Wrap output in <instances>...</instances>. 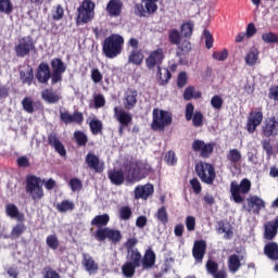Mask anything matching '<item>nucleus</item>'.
I'll use <instances>...</instances> for the list:
<instances>
[{"label":"nucleus","mask_w":278,"mask_h":278,"mask_svg":"<svg viewBox=\"0 0 278 278\" xmlns=\"http://www.w3.org/2000/svg\"><path fill=\"white\" fill-rule=\"evenodd\" d=\"M13 5L10 0H0V12L2 14H12Z\"/></svg>","instance_id":"55"},{"label":"nucleus","mask_w":278,"mask_h":278,"mask_svg":"<svg viewBox=\"0 0 278 278\" xmlns=\"http://www.w3.org/2000/svg\"><path fill=\"white\" fill-rule=\"evenodd\" d=\"M83 266L90 275H94V273L99 271V263H97L90 254H83Z\"/></svg>","instance_id":"27"},{"label":"nucleus","mask_w":278,"mask_h":278,"mask_svg":"<svg viewBox=\"0 0 278 278\" xmlns=\"http://www.w3.org/2000/svg\"><path fill=\"white\" fill-rule=\"evenodd\" d=\"M244 62L247 66H255V64H260V50H250L244 56Z\"/></svg>","instance_id":"38"},{"label":"nucleus","mask_w":278,"mask_h":278,"mask_svg":"<svg viewBox=\"0 0 278 278\" xmlns=\"http://www.w3.org/2000/svg\"><path fill=\"white\" fill-rule=\"evenodd\" d=\"M262 40L266 45H278V35L277 33H273V31L264 33L262 35Z\"/></svg>","instance_id":"47"},{"label":"nucleus","mask_w":278,"mask_h":278,"mask_svg":"<svg viewBox=\"0 0 278 278\" xmlns=\"http://www.w3.org/2000/svg\"><path fill=\"white\" fill-rule=\"evenodd\" d=\"M43 278H62V276H60L55 269L49 267L46 270Z\"/></svg>","instance_id":"64"},{"label":"nucleus","mask_w":278,"mask_h":278,"mask_svg":"<svg viewBox=\"0 0 278 278\" xmlns=\"http://www.w3.org/2000/svg\"><path fill=\"white\" fill-rule=\"evenodd\" d=\"M85 163L90 170H94V173H103V163H101L99 156H97L94 153L89 152L85 157Z\"/></svg>","instance_id":"21"},{"label":"nucleus","mask_w":278,"mask_h":278,"mask_svg":"<svg viewBox=\"0 0 278 278\" xmlns=\"http://www.w3.org/2000/svg\"><path fill=\"white\" fill-rule=\"evenodd\" d=\"M155 218L162 225H166L168 223V212L166 211V206H161L155 213Z\"/></svg>","instance_id":"48"},{"label":"nucleus","mask_w":278,"mask_h":278,"mask_svg":"<svg viewBox=\"0 0 278 278\" xmlns=\"http://www.w3.org/2000/svg\"><path fill=\"white\" fill-rule=\"evenodd\" d=\"M186 121H192L193 127H203V113L201 111L194 112V104L188 103L185 110Z\"/></svg>","instance_id":"14"},{"label":"nucleus","mask_w":278,"mask_h":278,"mask_svg":"<svg viewBox=\"0 0 278 278\" xmlns=\"http://www.w3.org/2000/svg\"><path fill=\"white\" fill-rule=\"evenodd\" d=\"M68 186L72 192H79L81 188H84V184L79 180V178H72Z\"/></svg>","instance_id":"56"},{"label":"nucleus","mask_w":278,"mask_h":278,"mask_svg":"<svg viewBox=\"0 0 278 278\" xmlns=\"http://www.w3.org/2000/svg\"><path fill=\"white\" fill-rule=\"evenodd\" d=\"M164 160L168 166H175V164H177V154H175V151L169 150L165 154Z\"/></svg>","instance_id":"58"},{"label":"nucleus","mask_w":278,"mask_h":278,"mask_svg":"<svg viewBox=\"0 0 278 278\" xmlns=\"http://www.w3.org/2000/svg\"><path fill=\"white\" fill-rule=\"evenodd\" d=\"M264 253L268 260H278V243L277 242H269L264 247Z\"/></svg>","instance_id":"36"},{"label":"nucleus","mask_w":278,"mask_h":278,"mask_svg":"<svg viewBox=\"0 0 278 278\" xmlns=\"http://www.w3.org/2000/svg\"><path fill=\"white\" fill-rule=\"evenodd\" d=\"M153 192H155L153 185H139L135 188V199H142L143 201H147L149 197H152Z\"/></svg>","instance_id":"22"},{"label":"nucleus","mask_w":278,"mask_h":278,"mask_svg":"<svg viewBox=\"0 0 278 278\" xmlns=\"http://www.w3.org/2000/svg\"><path fill=\"white\" fill-rule=\"evenodd\" d=\"M251 192V180L243 178L238 185L236 181L230 184V193L235 203H243L244 198L241 194H249Z\"/></svg>","instance_id":"8"},{"label":"nucleus","mask_w":278,"mask_h":278,"mask_svg":"<svg viewBox=\"0 0 278 278\" xmlns=\"http://www.w3.org/2000/svg\"><path fill=\"white\" fill-rule=\"evenodd\" d=\"M262 121H264V113L262 112V109L258 108L250 112L247 123V130L249 134H253L257 127L262 125Z\"/></svg>","instance_id":"13"},{"label":"nucleus","mask_w":278,"mask_h":278,"mask_svg":"<svg viewBox=\"0 0 278 278\" xmlns=\"http://www.w3.org/2000/svg\"><path fill=\"white\" fill-rule=\"evenodd\" d=\"M22 108L27 114H34V99H31V97L24 98L22 100Z\"/></svg>","instance_id":"51"},{"label":"nucleus","mask_w":278,"mask_h":278,"mask_svg":"<svg viewBox=\"0 0 278 278\" xmlns=\"http://www.w3.org/2000/svg\"><path fill=\"white\" fill-rule=\"evenodd\" d=\"M20 77L23 84H26L27 86H31V81H34V70H31V67H28L26 72L21 71Z\"/></svg>","instance_id":"44"},{"label":"nucleus","mask_w":278,"mask_h":278,"mask_svg":"<svg viewBox=\"0 0 278 278\" xmlns=\"http://www.w3.org/2000/svg\"><path fill=\"white\" fill-rule=\"evenodd\" d=\"M185 101H190V99H201V92L194 91V87H187L184 92Z\"/></svg>","instance_id":"50"},{"label":"nucleus","mask_w":278,"mask_h":278,"mask_svg":"<svg viewBox=\"0 0 278 278\" xmlns=\"http://www.w3.org/2000/svg\"><path fill=\"white\" fill-rule=\"evenodd\" d=\"M248 205L252 210L253 214L257 215L266 207V202L257 195H251L248 199Z\"/></svg>","instance_id":"28"},{"label":"nucleus","mask_w":278,"mask_h":278,"mask_svg":"<svg viewBox=\"0 0 278 278\" xmlns=\"http://www.w3.org/2000/svg\"><path fill=\"white\" fill-rule=\"evenodd\" d=\"M108 223H110L109 214L97 215L91 219V226L99 227V229L106 227Z\"/></svg>","instance_id":"40"},{"label":"nucleus","mask_w":278,"mask_h":278,"mask_svg":"<svg viewBox=\"0 0 278 278\" xmlns=\"http://www.w3.org/2000/svg\"><path fill=\"white\" fill-rule=\"evenodd\" d=\"M142 4H136V12L139 16H147V14H155L157 12V0H141ZM146 8V9H144Z\"/></svg>","instance_id":"16"},{"label":"nucleus","mask_w":278,"mask_h":278,"mask_svg":"<svg viewBox=\"0 0 278 278\" xmlns=\"http://www.w3.org/2000/svg\"><path fill=\"white\" fill-rule=\"evenodd\" d=\"M94 238L98 242H105V240H109L112 244H118V242L123 240V233L121 230L104 227L97 229Z\"/></svg>","instance_id":"9"},{"label":"nucleus","mask_w":278,"mask_h":278,"mask_svg":"<svg viewBox=\"0 0 278 278\" xmlns=\"http://www.w3.org/2000/svg\"><path fill=\"white\" fill-rule=\"evenodd\" d=\"M50 64L52 68L51 81L53 85L60 84L62 81V75L66 73V64H64L62 59L58 58L53 59Z\"/></svg>","instance_id":"11"},{"label":"nucleus","mask_w":278,"mask_h":278,"mask_svg":"<svg viewBox=\"0 0 278 278\" xmlns=\"http://www.w3.org/2000/svg\"><path fill=\"white\" fill-rule=\"evenodd\" d=\"M56 210L61 214L73 212V210H75V203L71 200H63L61 203L56 204Z\"/></svg>","instance_id":"42"},{"label":"nucleus","mask_w":278,"mask_h":278,"mask_svg":"<svg viewBox=\"0 0 278 278\" xmlns=\"http://www.w3.org/2000/svg\"><path fill=\"white\" fill-rule=\"evenodd\" d=\"M132 214H134V212H131V207H129V206H122L119 210L121 220H129V218H131Z\"/></svg>","instance_id":"57"},{"label":"nucleus","mask_w":278,"mask_h":278,"mask_svg":"<svg viewBox=\"0 0 278 278\" xmlns=\"http://www.w3.org/2000/svg\"><path fill=\"white\" fill-rule=\"evenodd\" d=\"M36 79L39 84H49V79H51V68L49 67V64L41 63L36 73Z\"/></svg>","instance_id":"23"},{"label":"nucleus","mask_w":278,"mask_h":278,"mask_svg":"<svg viewBox=\"0 0 278 278\" xmlns=\"http://www.w3.org/2000/svg\"><path fill=\"white\" fill-rule=\"evenodd\" d=\"M226 160L232 168H238L240 162H242V152L238 149H230L226 154Z\"/></svg>","instance_id":"31"},{"label":"nucleus","mask_w":278,"mask_h":278,"mask_svg":"<svg viewBox=\"0 0 278 278\" xmlns=\"http://www.w3.org/2000/svg\"><path fill=\"white\" fill-rule=\"evenodd\" d=\"M124 168L126 173V181H128V184L142 181V179H147V177L153 173L151 165L143 161H130L124 165Z\"/></svg>","instance_id":"1"},{"label":"nucleus","mask_w":278,"mask_h":278,"mask_svg":"<svg viewBox=\"0 0 278 278\" xmlns=\"http://www.w3.org/2000/svg\"><path fill=\"white\" fill-rule=\"evenodd\" d=\"M242 268V262L238 254H232L228 257V270L236 274Z\"/></svg>","instance_id":"34"},{"label":"nucleus","mask_w":278,"mask_h":278,"mask_svg":"<svg viewBox=\"0 0 278 278\" xmlns=\"http://www.w3.org/2000/svg\"><path fill=\"white\" fill-rule=\"evenodd\" d=\"M157 260V256L155 255V252L153 249L149 248L146 250L143 257L141 256V266L143 270H149L155 266V261Z\"/></svg>","instance_id":"24"},{"label":"nucleus","mask_w":278,"mask_h":278,"mask_svg":"<svg viewBox=\"0 0 278 278\" xmlns=\"http://www.w3.org/2000/svg\"><path fill=\"white\" fill-rule=\"evenodd\" d=\"M136 244H138V240L136 238L127 239V241L125 242V249L127 253L136 251Z\"/></svg>","instance_id":"62"},{"label":"nucleus","mask_w":278,"mask_h":278,"mask_svg":"<svg viewBox=\"0 0 278 278\" xmlns=\"http://www.w3.org/2000/svg\"><path fill=\"white\" fill-rule=\"evenodd\" d=\"M278 232V217L265 226L264 239L275 240Z\"/></svg>","instance_id":"33"},{"label":"nucleus","mask_w":278,"mask_h":278,"mask_svg":"<svg viewBox=\"0 0 278 278\" xmlns=\"http://www.w3.org/2000/svg\"><path fill=\"white\" fill-rule=\"evenodd\" d=\"M124 105L126 110H134L138 103V91L136 89H127L124 94Z\"/></svg>","instance_id":"29"},{"label":"nucleus","mask_w":278,"mask_h":278,"mask_svg":"<svg viewBox=\"0 0 278 278\" xmlns=\"http://www.w3.org/2000/svg\"><path fill=\"white\" fill-rule=\"evenodd\" d=\"M206 273L208 275H212L213 278H227V270L226 269H219L218 270V263L212 258H208V261L205 264Z\"/></svg>","instance_id":"19"},{"label":"nucleus","mask_w":278,"mask_h":278,"mask_svg":"<svg viewBox=\"0 0 278 278\" xmlns=\"http://www.w3.org/2000/svg\"><path fill=\"white\" fill-rule=\"evenodd\" d=\"M5 214L10 218H16L17 223H25V214L21 213V211H18V207L15 206V204H7Z\"/></svg>","instance_id":"30"},{"label":"nucleus","mask_w":278,"mask_h":278,"mask_svg":"<svg viewBox=\"0 0 278 278\" xmlns=\"http://www.w3.org/2000/svg\"><path fill=\"white\" fill-rule=\"evenodd\" d=\"M164 49L157 48L156 50L152 51L149 56L146 59L147 68L153 71V68H161L162 63L164 62Z\"/></svg>","instance_id":"12"},{"label":"nucleus","mask_w":278,"mask_h":278,"mask_svg":"<svg viewBox=\"0 0 278 278\" xmlns=\"http://www.w3.org/2000/svg\"><path fill=\"white\" fill-rule=\"evenodd\" d=\"M278 134V117L273 116L265 121L263 126V136L265 138H275Z\"/></svg>","instance_id":"18"},{"label":"nucleus","mask_w":278,"mask_h":278,"mask_svg":"<svg viewBox=\"0 0 278 278\" xmlns=\"http://www.w3.org/2000/svg\"><path fill=\"white\" fill-rule=\"evenodd\" d=\"M34 49H36L34 38H31V36L22 37L15 46V54L17 58H25V55H29Z\"/></svg>","instance_id":"10"},{"label":"nucleus","mask_w":278,"mask_h":278,"mask_svg":"<svg viewBox=\"0 0 278 278\" xmlns=\"http://www.w3.org/2000/svg\"><path fill=\"white\" fill-rule=\"evenodd\" d=\"M64 17V9L59 4L56 5L55 10L52 11V18L53 21H62Z\"/></svg>","instance_id":"60"},{"label":"nucleus","mask_w":278,"mask_h":278,"mask_svg":"<svg viewBox=\"0 0 278 278\" xmlns=\"http://www.w3.org/2000/svg\"><path fill=\"white\" fill-rule=\"evenodd\" d=\"M214 143H205V141L195 140L192 143V149L197 153H200L201 157L207 159L214 153Z\"/></svg>","instance_id":"15"},{"label":"nucleus","mask_w":278,"mask_h":278,"mask_svg":"<svg viewBox=\"0 0 278 278\" xmlns=\"http://www.w3.org/2000/svg\"><path fill=\"white\" fill-rule=\"evenodd\" d=\"M26 230H27V226H25L23 222H20L12 228L11 236L12 238H21V236H23V233H25Z\"/></svg>","instance_id":"46"},{"label":"nucleus","mask_w":278,"mask_h":278,"mask_svg":"<svg viewBox=\"0 0 278 278\" xmlns=\"http://www.w3.org/2000/svg\"><path fill=\"white\" fill-rule=\"evenodd\" d=\"M41 98L47 103H58L60 101V97L58 93L53 92V89H45L41 92Z\"/></svg>","instance_id":"41"},{"label":"nucleus","mask_w":278,"mask_h":278,"mask_svg":"<svg viewBox=\"0 0 278 278\" xmlns=\"http://www.w3.org/2000/svg\"><path fill=\"white\" fill-rule=\"evenodd\" d=\"M168 39L172 45L178 46V49L176 51L177 58H181V55H187V53H190V51L192 50V45L190 43V41L184 39V37H181V34L177 29H172L169 31Z\"/></svg>","instance_id":"6"},{"label":"nucleus","mask_w":278,"mask_h":278,"mask_svg":"<svg viewBox=\"0 0 278 278\" xmlns=\"http://www.w3.org/2000/svg\"><path fill=\"white\" fill-rule=\"evenodd\" d=\"M46 244L49 249H52V251H56L58 247H60V240L58 239V236L50 235L46 239Z\"/></svg>","instance_id":"52"},{"label":"nucleus","mask_w":278,"mask_h":278,"mask_svg":"<svg viewBox=\"0 0 278 278\" xmlns=\"http://www.w3.org/2000/svg\"><path fill=\"white\" fill-rule=\"evenodd\" d=\"M106 12L109 16H121V13L123 12V1L110 0L106 4Z\"/></svg>","instance_id":"32"},{"label":"nucleus","mask_w":278,"mask_h":278,"mask_svg":"<svg viewBox=\"0 0 278 278\" xmlns=\"http://www.w3.org/2000/svg\"><path fill=\"white\" fill-rule=\"evenodd\" d=\"M114 117L121 123L122 127H127L132 121L131 114L118 106L114 108Z\"/></svg>","instance_id":"26"},{"label":"nucleus","mask_w":278,"mask_h":278,"mask_svg":"<svg viewBox=\"0 0 278 278\" xmlns=\"http://www.w3.org/2000/svg\"><path fill=\"white\" fill-rule=\"evenodd\" d=\"M185 225L187 227V231H194V229H197V217L190 215L187 216Z\"/></svg>","instance_id":"59"},{"label":"nucleus","mask_w":278,"mask_h":278,"mask_svg":"<svg viewBox=\"0 0 278 278\" xmlns=\"http://www.w3.org/2000/svg\"><path fill=\"white\" fill-rule=\"evenodd\" d=\"M211 105L214 110H220L223 108V98L220 96H214L211 99Z\"/></svg>","instance_id":"61"},{"label":"nucleus","mask_w":278,"mask_h":278,"mask_svg":"<svg viewBox=\"0 0 278 278\" xmlns=\"http://www.w3.org/2000/svg\"><path fill=\"white\" fill-rule=\"evenodd\" d=\"M108 177L113 186H123L127 179L123 169H111L108 172Z\"/></svg>","instance_id":"25"},{"label":"nucleus","mask_w":278,"mask_h":278,"mask_svg":"<svg viewBox=\"0 0 278 278\" xmlns=\"http://www.w3.org/2000/svg\"><path fill=\"white\" fill-rule=\"evenodd\" d=\"M96 4L92 0H84L77 8V25H86L94 18Z\"/></svg>","instance_id":"7"},{"label":"nucleus","mask_w":278,"mask_h":278,"mask_svg":"<svg viewBox=\"0 0 278 278\" xmlns=\"http://www.w3.org/2000/svg\"><path fill=\"white\" fill-rule=\"evenodd\" d=\"M123 45H125V39L123 36L117 34H112L104 39L102 45V51L109 60H114L118 58L119 53H123Z\"/></svg>","instance_id":"2"},{"label":"nucleus","mask_w":278,"mask_h":278,"mask_svg":"<svg viewBox=\"0 0 278 278\" xmlns=\"http://www.w3.org/2000/svg\"><path fill=\"white\" fill-rule=\"evenodd\" d=\"M205 251H207V243L204 240L195 241L192 249V255L198 264H203V257H205Z\"/></svg>","instance_id":"20"},{"label":"nucleus","mask_w":278,"mask_h":278,"mask_svg":"<svg viewBox=\"0 0 278 278\" xmlns=\"http://www.w3.org/2000/svg\"><path fill=\"white\" fill-rule=\"evenodd\" d=\"M213 58L218 62H225V60L229 58V53L227 52V49H224L223 51L214 52Z\"/></svg>","instance_id":"63"},{"label":"nucleus","mask_w":278,"mask_h":278,"mask_svg":"<svg viewBox=\"0 0 278 278\" xmlns=\"http://www.w3.org/2000/svg\"><path fill=\"white\" fill-rule=\"evenodd\" d=\"M127 262L128 264H132L134 266H137L140 268L142 266V254L138 249H135L130 252H127Z\"/></svg>","instance_id":"35"},{"label":"nucleus","mask_w":278,"mask_h":278,"mask_svg":"<svg viewBox=\"0 0 278 278\" xmlns=\"http://www.w3.org/2000/svg\"><path fill=\"white\" fill-rule=\"evenodd\" d=\"M195 175L207 186H212L216 180V169L211 163L199 162L195 164Z\"/></svg>","instance_id":"4"},{"label":"nucleus","mask_w":278,"mask_h":278,"mask_svg":"<svg viewBox=\"0 0 278 278\" xmlns=\"http://www.w3.org/2000/svg\"><path fill=\"white\" fill-rule=\"evenodd\" d=\"M136 268H138V266L126 262L123 266H122V273L124 276H126L127 278H131L136 275Z\"/></svg>","instance_id":"45"},{"label":"nucleus","mask_w":278,"mask_h":278,"mask_svg":"<svg viewBox=\"0 0 278 278\" xmlns=\"http://www.w3.org/2000/svg\"><path fill=\"white\" fill-rule=\"evenodd\" d=\"M170 262H173V258L170 260H165L164 263L161 265V270L156 274H154V278H163L168 270L173 268V265H170Z\"/></svg>","instance_id":"49"},{"label":"nucleus","mask_w":278,"mask_h":278,"mask_svg":"<svg viewBox=\"0 0 278 278\" xmlns=\"http://www.w3.org/2000/svg\"><path fill=\"white\" fill-rule=\"evenodd\" d=\"M152 116L153 121L151 127L154 131H164V129L173 123V115L167 111L154 109Z\"/></svg>","instance_id":"5"},{"label":"nucleus","mask_w":278,"mask_h":278,"mask_svg":"<svg viewBox=\"0 0 278 278\" xmlns=\"http://www.w3.org/2000/svg\"><path fill=\"white\" fill-rule=\"evenodd\" d=\"M170 71L166 67H159L156 72V79L160 84V86H166L168 81H170Z\"/></svg>","instance_id":"37"},{"label":"nucleus","mask_w":278,"mask_h":278,"mask_svg":"<svg viewBox=\"0 0 278 278\" xmlns=\"http://www.w3.org/2000/svg\"><path fill=\"white\" fill-rule=\"evenodd\" d=\"M89 127H90L92 134H94V135L101 134V130L103 129V123L97 118H93L89 123Z\"/></svg>","instance_id":"54"},{"label":"nucleus","mask_w":278,"mask_h":278,"mask_svg":"<svg viewBox=\"0 0 278 278\" xmlns=\"http://www.w3.org/2000/svg\"><path fill=\"white\" fill-rule=\"evenodd\" d=\"M25 192L29 194L34 203L45 199V189L42 188V179L36 175H27L25 184Z\"/></svg>","instance_id":"3"},{"label":"nucleus","mask_w":278,"mask_h":278,"mask_svg":"<svg viewBox=\"0 0 278 278\" xmlns=\"http://www.w3.org/2000/svg\"><path fill=\"white\" fill-rule=\"evenodd\" d=\"M50 147H53V149L61 155V157H66V148H64V144L60 140H49Z\"/></svg>","instance_id":"43"},{"label":"nucleus","mask_w":278,"mask_h":278,"mask_svg":"<svg viewBox=\"0 0 278 278\" xmlns=\"http://www.w3.org/2000/svg\"><path fill=\"white\" fill-rule=\"evenodd\" d=\"M193 29H194V24H192L191 22H187L182 24L180 27V31L185 38H190V36H192Z\"/></svg>","instance_id":"53"},{"label":"nucleus","mask_w":278,"mask_h":278,"mask_svg":"<svg viewBox=\"0 0 278 278\" xmlns=\"http://www.w3.org/2000/svg\"><path fill=\"white\" fill-rule=\"evenodd\" d=\"M144 62V54L142 50H132L128 55V64H135V66H140Z\"/></svg>","instance_id":"39"},{"label":"nucleus","mask_w":278,"mask_h":278,"mask_svg":"<svg viewBox=\"0 0 278 278\" xmlns=\"http://www.w3.org/2000/svg\"><path fill=\"white\" fill-rule=\"evenodd\" d=\"M59 114L62 123H64L65 125H71L72 123L81 125V123H84V113L81 112H74V114L72 115L71 113H68V111L60 110Z\"/></svg>","instance_id":"17"}]
</instances>
